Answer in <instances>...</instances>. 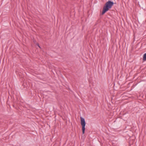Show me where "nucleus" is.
<instances>
[{
	"instance_id": "39448f33",
	"label": "nucleus",
	"mask_w": 146,
	"mask_h": 146,
	"mask_svg": "<svg viewBox=\"0 0 146 146\" xmlns=\"http://www.w3.org/2000/svg\"><path fill=\"white\" fill-rule=\"evenodd\" d=\"M13 107H15L14 104H13Z\"/></svg>"
},
{
	"instance_id": "7ed1b4c3",
	"label": "nucleus",
	"mask_w": 146,
	"mask_h": 146,
	"mask_svg": "<svg viewBox=\"0 0 146 146\" xmlns=\"http://www.w3.org/2000/svg\"><path fill=\"white\" fill-rule=\"evenodd\" d=\"M143 60L144 61H146V53L144 54L143 57Z\"/></svg>"
},
{
	"instance_id": "20e7f679",
	"label": "nucleus",
	"mask_w": 146,
	"mask_h": 146,
	"mask_svg": "<svg viewBox=\"0 0 146 146\" xmlns=\"http://www.w3.org/2000/svg\"><path fill=\"white\" fill-rule=\"evenodd\" d=\"M36 45L37 46H38V47H39L40 48H41L39 46V43H36Z\"/></svg>"
},
{
	"instance_id": "f03ea898",
	"label": "nucleus",
	"mask_w": 146,
	"mask_h": 146,
	"mask_svg": "<svg viewBox=\"0 0 146 146\" xmlns=\"http://www.w3.org/2000/svg\"><path fill=\"white\" fill-rule=\"evenodd\" d=\"M80 119L81 124L82 126V134H83L85 133V126L86 123L84 119L82 117H80Z\"/></svg>"
},
{
	"instance_id": "f257e3e1",
	"label": "nucleus",
	"mask_w": 146,
	"mask_h": 146,
	"mask_svg": "<svg viewBox=\"0 0 146 146\" xmlns=\"http://www.w3.org/2000/svg\"><path fill=\"white\" fill-rule=\"evenodd\" d=\"M114 4V3L111 1H109L107 2L103 7L102 12L101 13H100V15H104L106 12L111 8Z\"/></svg>"
}]
</instances>
